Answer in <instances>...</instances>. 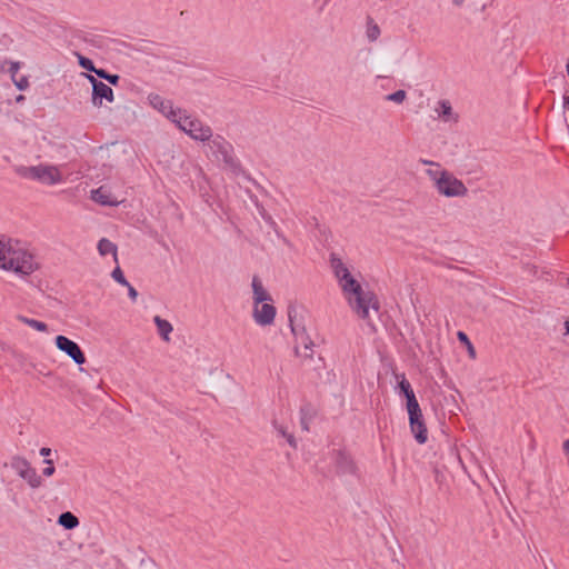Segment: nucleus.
<instances>
[{"label":"nucleus","mask_w":569,"mask_h":569,"mask_svg":"<svg viewBox=\"0 0 569 569\" xmlns=\"http://www.w3.org/2000/svg\"><path fill=\"white\" fill-rule=\"evenodd\" d=\"M111 277L112 279L118 282L119 284H122V286H129V282L127 281L121 268L119 266H117L112 272H111Z\"/></svg>","instance_id":"nucleus-31"},{"label":"nucleus","mask_w":569,"mask_h":569,"mask_svg":"<svg viewBox=\"0 0 569 569\" xmlns=\"http://www.w3.org/2000/svg\"><path fill=\"white\" fill-rule=\"evenodd\" d=\"M274 428L276 430L279 432V435H281L283 438L287 439V442L292 447V448H296L297 447V442H296V439L293 437L292 433H289L287 432V430L282 427V426H278L277 423H274Z\"/></svg>","instance_id":"nucleus-30"},{"label":"nucleus","mask_w":569,"mask_h":569,"mask_svg":"<svg viewBox=\"0 0 569 569\" xmlns=\"http://www.w3.org/2000/svg\"><path fill=\"white\" fill-rule=\"evenodd\" d=\"M380 27L375 22L371 17L367 18V38L370 42L376 41L380 37Z\"/></svg>","instance_id":"nucleus-25"},{"label":"nucleus","mask_w":569,"mask_h":569,"mask_svg":"<svg viewBox=\"0 0 569 569\" xmlns=\"http://www.w3.org/2000/svg\"><path fill=\"white\" fill-rule=\"evenodd\" d=\"M40 455H41L42 457H46V458H47V457H49V456L51 455V449H50V448H47V447H42V448L40 449Z\"/></svg>","instance_id":"nucleus-41"},{"label":"nucleus","mask_w":569,"mask_h":569,"mask_svg":"<svg viewBox=\"0 0 569 569\" xmlns=\"http://www.w3.org/2000/svg\"><path fill=\"white\" fill-rule=\"evenodd\" d=\"M396 378L398 380V386H397L398 395L406 398V400H407L406 407L408 408V407L419 403L416 398L415 391H413L410 382L406 378L405 373H400V375L397 373Z\"/></svg>","instance_id":"nucleus-12"},{"label":"nucleus","mask_w":569,"mask_h":569,"mask_svg":"<svg viewBox=\"0 0 569 569\" xmlns=\"http://www.w3.org/2000/svg\"><path fill=\"white\" fill-rule=\"evenodd\" d=\"M98 78L108 81L112 86H118L120 82V76L116 73H110L106 69L98 68L96 71Z\"/></svg>","instance_id":"nucleus-27"},{"label":"nucleus","mask_w":569,"mask_h":569,"mask_svg":"<svg viewBox=\"0 0 569 569\" xmlns=\"http://www.w3.org/2000/svg\"><path fill=\"white\" fill-rule=\"evenodd\" d=\"M299 343H301L306 350H309L310 353H306V357H312V348L315 346L313 341L311 340V338L309 337L308 333H306L305 337H299V339L297 340Z\"/></svg>","instance_id":"nucleus-33"},{"label":"nucleus","mask_w":569,"mask_h":569,"mask_svg":"<svg viewBox=\"0 0 569 569\" xmlns=\"http://www.w3.org/2000/svg\"><path fill=\"white\" fill-rule=\"evenodd\" d=\"M436 111H437L439 118H441L443 121H450L452 119L455 121H457V119H458V116L453 114L451 103L448 100H440L438 102V107L436 108Z\"/></svg>","instance_id":"nucleus-17"},{"label":"nucleus","mask_w":569,"mask_h":569,"mask_svg":"<svg viewBox=\"0 0 569 569\" xmlns=\"http://www.w3.org/2000/svg\"><path fill=\"white\" fill-rule=\"evenodd\" d=\"M407 97V93L405 90H397L386 97V100L392 101L396 103H402Z\"/></svg>","instance_id":"nucleus-32"},{"label":"nucleus","mask_w":569,"mask_h":569,"mask_svg":"<svg viewBox=\"0 0 569 569\" xmlns=\"http://www.w3.org/2000/svg\"><path fill=\"white\" fill-rule=\"evenodd\" d=\"M407 411L409 416L410 430L415 440L419 445L426 443L428 440V429L422 416L420 405L417 403L415 406L408 407Z\"/></svg>","instance_id":"nucleus-7"},{"label":"nucleus","mask_w":569,"mask_h":569,"mask_svg":"<svg viewBox=\"0 0 569 569\" xmlns=\"http://www.w3.org/2000/svg\"><path fill=\"white\" fill-rule=\"evenodd\" d=\"M78 38L97 49H101L104 46V39L101 36L81 33L78 36Z\"/></svg>","instance_id":"nucleus-24"},{"label":"nucleus","mask_w":569,"mask_h":569,"mask_svg":"<svg viewBox=\"0 0 569 569\" xmlns=\"http://www.w3.org/2000/svg\"><path fill=\"white\" fill-rule=\"evenodd\" d=\"M317 411L311 403H305L300 408V425L302 430L309 431V426L315 419Z\"/></svg>","instance_id":"nucleus-15"},{"label":"nucleus","mask_w":569,"mask_h":569,"mask_svg":"<svg viewBox=\"0 0 569 569\" xmlns=\"http://www.w3.org/2000/svg\"><path fill=\"white\" fill-rule=\"evenodd\" d=\"M16 87L19 90H26L29 87V80L27 77L22 76L20 79H13Z\"/></svg>","instance_id":"nucleus-35"},{"label":"nucleus","mask_w":569,"mask_h":569,"mask_svg":"<svg viewBox=\"0 0 569 569\" xmlns=\"http://www.w3.org/2000/svg\"><path fill=\"white\" fill-rule=\"evenodd\" d=\"M17 319L20 322H22V323L33 328L34 330L43 331V332L48 331V325L46 322L32 319V318H28V317L22 316V315H19L17 317Z\"/></svg>","instance_id":"nucleus-26"},{"label":"nucleus","mask_w":569,"mask_h":569,"mask_svg":"<svg viewBox=\"0 0 569 569\" xmlns=\"http://www.w3.org/2000/svg\"><path fill=\"white\" fill-rule=\"evenodd\" d=\"M274 317L276 308L267 301L262 302L260 308H254L253 319L260 326L271 325L274 320Z\"/></svg>","instance_id":"nucleus-13"},{"label":"nucleus","mask_w":569,"mask_h":569,"mask_svg":"<svg viewBox=\"0 0 569 569\" xmlns=\"http://www.w3.org/2000/svg\"><path fill=\"white\" fill-rule=\"evenodd\" d=\"M9 466L11 469L16 471V473L22 478L23 475L28 471V469L31 467L30 462L21 457V456H13L9 462Z\"/></svg>","instance_id":"nucleus-18"},{"label":"nucleus","mask_w":569,"mask_h":569,"mask_svg":"<svg viewBox=\"0 0 569 569\" xmlns=\"http://www.w3.org/2000/svg\"><path fill=\"white\" fill-rule=\"evenodd\" d=\"M153 321L158 328V332L161 336V338L166 341H169V335L171 333V331L173 329L171 323L168 320L162 319L159 316H156Z\"/></svg>","instance_id":"nucleus-22"},{"label":"nucleus","mask_w":569,"mask_h":569,"mask_svg":"<svg viewBox=\"0 0 569 569\" xmlns=\"http://www.w3.org/2000/svg\"><path fill=\"white\" fill-rule=\"evenodd\" d=\"M422 164H426V166H437L439 167V163L435 162V161H431V160H427V159H420L419 160Z\"/></svg>","instance_id":"nucleus-42"},{"label":"nucleus","mask_w":569,"mask_h":569,"mask_svg":"<svg viewBox=\"0 0 569 569\" xmlns=\"http://www.w3.org/2000/svg\"><path fill=\"white\" fill-rule=\"evenodd\" d=\"M568 286H569V278H568Z\"/></svg>","instance_id":"nucleus-48"},{"label":"nucleus","mask_w":569,"mask_h":569,"mask_svg":"<svg viewBox=\"0 0 569 569\" xmlns=\"http://www.w3.org/2000/svg\"><path fill=\"white\" fill-rule=\"evenodd\" d=\"M174 124L196 141L207 142L212 138V129L201 120L187 114L186 110L179 116Z\"/></svg>","instance_id":"nucleus-5"},{"label":"nucleus","mask_w":569,"mask_h":569,"mask_svg":"<svg viewBox=\"0 0 569 569\" xmlns=\"http://www.w3.org/2000/svg\"><path fill=\"white\" fill-rule=\"evenodd\" d=\"M17 102H22L24 100V96L20 94L17 97Z\"/></svg>","instance_id":"nucleus-47"},{"label":"nucleus","mask_w":569,"mask_h":569,"mask_svg":"<svg viewBox=\"0 0 569 569\" xmlns=\"http://www.w3.org/2000/svg\"><path fill=\"white\" fill-rule=\"evenodd\" d=\"M252 291H253V302L256 306L259 303H262L264 301H271V296L268 293V291L263 288V284L259 277L254 276L252 278Z\"/></svg>","instance_id":"nucleus-14"},{"label":"nucleus","mask_w":569,"mask_h":569,"mask_svg":"<svg viewBox=\"0 0 569 569\" xmlns=\"http://www.w3.org/2000/svg\"><path fill=\"white\" fill-rule=\"evenodd\" d=\"M436 189L440 194L448 198L465 197L468 193L465 183L447 170H442L441 177L437 180Z\"/></svg>","instance_id":"nucleus-6"},{"label":"nucleus","mask_w":569,"mask_h":569,"mask_svg":"<svg viewBox=\"0 0 569 569\" xmlns=\"http://www.w3.org/2000/svg\"><path fill=\"white\" fill-rule=\"evenodd\" d=\"M330 266L336 278L339 280L342 291L349 295V305L359 318L366 320L368 326H372L369 318V309L379 311L380 305L372 291H363L360 283L350 274L342 260L336 254H330Z\"/></svg>","instance_id":"nucleus-1"},{"label":"nucleus","mask_w":569,"mask_h":569,"mask_svg":"<svg viewBox=\"0 0 569 569\" xmlns=\"http://www.w3.org/2000/svg\"><path fill=\"white\" fill-rule=\"evenodd\" d=\"M74 54L77 56L78 63H79V66L82 69H84V70H87L89 72H94L96 73L98 68H96V66H94V63H93V61L91 59H89V58H87V57H84V56H82V54H80L78 52H76Z\"/></svg>","instance_id":"nucleus-28"},{"label":"nucleus","mask_w":569,"mask_h":569,"mask_svg":"<svg viewBox=\"0 0 569 569\" xmlns=\"http://www.w3.org/2000/svg\"><path fill=\"white\" fill-rule=\"evenodd\" d=\"M463 1H465V0H452V3H453L455 6H457V7H460V6H462Z\"/></svg>","instance_id":"nucleus-44"},{"label":"nucleus","mask_w":569,"mask_h":569,"mask_svg":"<svg viewBox=\"0 0 569 569\" xmlns=\"http://www.w3.org/2000/svg\"><path fill=\"white\" fill-rule=\"evenodd\" d=\"M156 57H158V58H167L166 54L163 52H161L160 50H159L158 53H156Z\"/></svg>","instance_id":"nucleus-46"},{"label":"nucleus","mask_w":569,"mask_h":569,"mask_svg":"<svg viewBox=\"0 0 569 569\" xmlns=\"http://www.w3.org/2000/svg\"><path fill=\"white\" fill-rule=\"evenodd\" d=\"M98 251L101 256L112 254L116 262H118V248L107 238H102L98 242Z\"/></svg>","instance_id":"nucleus-19"},{"label":"nucleus","mask_w":569,"mask_h":569,"mask_svg":"<svg viewBox=\"0 0 569 569\" xmlns=\"http://www.w3.org/2000/svg\"><path fill=\"white\" fill-rule=\"evenodd\" d=\"M126 287L128 288V296L132 301H134L138 297V291L130 283Z\"/></svg>","instance_id":"nucleus-39"},{"label":"nucleus","mask_w":569,"mask_h":569,"mask_svg":"<svg viewBox=\"0 0 569 569\" xmlns=\"http://www.w3.org/2000/svg\"><path fill=\"white\" fill-rule=\"evenodd\" d=\"M457 338L458 340L465 345V347H467L468 349V352L470 355L471 358H475L476 357V350L470 341V339L468 338L467 333L463 332V331H458L457 332Z\"/></svg>","instance_id":"nucleus-29"},{"label":"nucleus","mask_w":569,"mask_h":569,"mask_svg":"<svg viewBox=\"0 0 569 569\" xmlns=\"http://www.w3.org/2000/svg\"><path fill=\"white\" fill-rule=\"evenodd\" d=\"M259 213L269 226L276 227L274 220L263 208H259Z\"/></svg>","instance_id":"nucleus-36"},{"label":"nucleus","mask_w":569,"mask_h":569,"mask_svg":"<svg viewBox=\"0 0 569 569\" xmlns=\"http://www.w3.org/2000/svg\"><path fill=\"white\" fill-rule=\"evenodd\" d=\"M149 104L168 120L176 123L179 116L182 114L183 110L173 108V102L169 99H164L158 93H149L147 97Z\"/></svg>","instance_id":"nucleus-9"},{"label":"nucleus","mask_w":569,"mask_h":569,"mask_svg":"<svg viewBox=\"0 0 569 569\" xmlns=\"http://www.w3.org/2000/svg\"><path fill=\"white\" fill-rule=\"evenodd\" d=\"M91 199L102 206H117L119 202L116 199H112L110 193H108L102 187L92 190Z\"/></svg>","instance_id":"nucleus-16"},{"label":"nucleus","mask_w":569,"mask_h":569,"mask_svg":"<svg viewBox=\"0 0 569 569\" xmlns=\"http://www.w3.org/2000/svg\"><path fill=\"white\" fill-rule=\"evenodd\" d=\"M562 450L563 452L569 456V439L565 440L562 443Z\"/></svg>","instance_id":"nucleus-43"},{"label":"nucleus","mask_w":569,"mask_h":569,"mask_svg":"<svg viewBox=\"0 0 569 569\" xmlns=\"http://www.w3.org/2000/svg\"><path fill=\"white\" fill-rule=\"evenodd\" d=\"M566 335H569V318L565 321Z\"/></svg>","instance_id":"nucleus-45"},{"label":"nucleus","mask_w":569,"mask_h":569,"mask_svg":"<svg viewBox=\"0 0 569 569\" xmlns=\"http://www.w3.org/2000/svg\"><path fill=\"white\" fill-rule=\"evenodd\" d=\"M22 479L26 480L32 489H37L42 486V478L37 473V470L33 467L28 469Z\"/></svg>","instance_id":"nucleus-23"},{"label":"nucleus","mask_w":569,"mask_h":569,"mask_svg":"<svg viewBox=\"0 0 569 569\" xmlns=\"http://www.w3.org/2000/svg\"><path fill=\"white\" fill-rule=\"evenodd\" d=\"M332 460L338 476H357L358 467L348 451L332 450Z\"/></svg>","instance_id":"nucleus-10"},{"label":"nucleus","mask_w":569,"mask_h":569,"mask_svg":"<svg viewBox=\"0 0 569 569\" xmlns=\"http://www.w3.org/2000/svg\"><path fill=\"white\" fill-rule=\"evenodd\" d=\"M58 523L64 529L72 530L79 526V519L72 512L66 511L59 516Z\"/></svg>","instance_id":"nucleus-21"},{"label":"nucleus","mask_w":569,"mask_h":569,"mask_svg":"<svg viewBox=\"0 0 569 569\" xmlns=\"http://www.w3.org/2000/svg\"><path fill=\"white\" fill-rule=\"evenodd\" d=\"M563 108L569 111V89L566 91L563 96Z\"/></svg>","instance_id":"nucleus-40"},{"label":"nucleus","mask_w":569,"mask_h":569,"mask_svg":"<svg viewBox=\"0 0 569 569\" xmlns=\"http://www.w3.org/2000/svg\"><path fill=\"white\" fill-rule=\"evenodd\" d=\"M19 69H20V62H11L9 72L11 73L12 79H14Z\"/></svg>","instance_id":"nucleus-38"},{"label":"nucleus","mask_w":569,"mask_h":569,"mask_svg":"<svg viewBox=\"0 0 569 569\" xmlns=\"http://www.w3.org/2000/svg\"><path fill=\"white\" fill-rule=\"evenodd\" d=\"M54 343L60 351L69 356L77 365H83L86 362V356L76 341L59 335L56 337Z\"/></svg>","instance_id":"nucleus-11"},{"label":"nucleus","mask_w":569,"mask_h":569,"mask_svg":"<svg viewBox=\"0 0 569 569\" xmlns=\"http://www.w3.org/2000/svg\"><path fill=\"white\" fill-rule=\"evenodd\" d=\"M82 76L92 86L91 102L94 107L100 108L102 106L103 100H106L110 103L114 101V93H113V90L111 87H109L104 82L98 80L91 73H82Z\"/></svg>","instance_id":"nucleus-8"},{"label":"nucleus","mask_w":569,"mask_h":569,"mask_svg":"<svg viewBox=\"0 0 569 569\" xmlns=\"http://www.w3.org/2000/svg\"><path fill=\"white\" fill-rule=\"evenodd\" d=\"M0 268L19 274H31L37 268L33 256L13 246L11 241L0 240Z\"/></svg>","instance_id":"nucleus-2"},{"label":"nucleus","mask_w":569,"mask_h":569,"mask_svg":"<svg viewBox=\"0 0 569 569\" xmlns=\"http://www.w3.org/2000/svg\"><path fill=\"white\" fill-rule=\"evenodd\" d=\"M426 173L428 174V177L433 181L435 183V187L437 186V180H439V177H441V173H442V170H432V169H428L426 171Z\"/></svg>","instance_id":"nucleus-37"},{"label":"nucleus","mask_w":569,"mask_h":569,"mask_svg":"<svg viewBox=\"0 0 569 569\" xmlns=\"http://www.w3.org/2000/svg\"><path fill=\"white\" fill-rule=\"evenodd\" d=\"M207 146L214 160L222 162L233 171L240 168V162L233 154V146L222 136L212 134V138L207 141Z\"/></svg>","instance_id":"nucleus-3"},{"label":"nucleus","mask_w":569,"mask_h":569,"mask_svg":"<svg viewBox=\"0 0 569 569\" xmlns=\"http://www.w3.org/2000/svg\"><path fill=\"white\" fill-rule=\"evenodd\" d=\"M296 309L293 307L288 308V318H289V325L291 328V332L295 336L296 340L299 339V337H305L307 333L306 327L297 323L295 319Z\"/></svg>","instance_id":"nucleus-20"},{"label":"nucleus","mask_w":569,"mask_h":569,"mask_svg":"<svg viewBox=\"0 0 569 569\" xmlns=\"http://www.w3.org/2000/svg\"><path fill=\"white\" fill-rule=\"evenodd\" d=\"M14 172L21 178L38 180L50 186L62 181L59 170L53 166H17Z\"/></svg>","instance_id":"nucleus-4"},{"label":"nucleus","mask_w":569,"mask_h":569,"mask_svg":"<svg viewBox=\"0 0 569 569\" xmlns=\"http://www.w3.org/2000/svg\"><path fill=\"white\" fill-rule=\"evenodd\" d=\"M44 463L47 465V467L43 468L42 475L44 477H51L54 473V471H56V468L53 466V461L51 459H44Z\"/></svg>","instance_id":"nucleus-34"}]
</instances>
